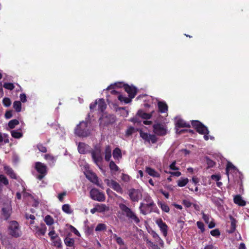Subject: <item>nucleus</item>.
<instances>
[{
  "instance_id": "nucleus-64",
  "label": "nucleus",
  "mask_w": 249,
  "mask_h": 249,
  "mask_svg": "<svg viewBox=\"0 0 249 249\" xmlns=\"http://www.w3.org/2000/svg\"><path fill=\"white\" fill-rule=\"evenodd\" d=\"M71 231L76 235L77 236H80V233L78 231V230L75 228H74V227L73 226H71Z\"/></svg>"
},
{
  "instance_id": "nucleus-30",
  "label": "nucleus",
  "mask_w": 249,
  "mask_h": 249,
  "mask_svg": "<svg viewBox=\"0 0 249 249\" xmlns=\"http://www.w3.org/2000/svg\"><path fill=\"white\" fill-rule=\"evenodd\" d=\"M98 109L101 112H103L107 107V105L104 99H99L97 102Z\"/></svg>"
},
{
  "instance_id": "nucleus-38",
  "label": "nucleus",
  "mask_w": 249,
  "mask_h": 249,
  "mask_svg": "<svg viewBox=\"0 0 249 249\" xmlns=\"http://www.w3.org/2000/svg\"><path fill=\"white\" fill-rule=\"evenodd\" d=\"M97 212L103 213L107 210V208L105 204H97L96 206Z\"/></svg>"
},
{
  "instance_id": "nucleus-61",
  "label": "nucleus",
  "mask_w": 249,
  "mask_h": 249,
  "mask_svg": "<svg viewBox=\"0 0 249 249\" xmlns=\"http://www.w3.org/2000/svg\"><path fill=\"white\" fill-rule=\"evenodd\" d=\"M160 192L166 198H169V193L167 192H165L163 191L162 189L160 190Z\"/></svg>"
},
{
  "instance_id": "nucleus-22",
  "label": "nucleus",
  "mask_w": 249,
  "mask_h": 249,
  "mask_svg": "<svg viewBox=\"0 0 249 249\" xmlns=\"http://www.w3.org/2000/svg\"><path fill=\"white\" fill-rule=\"evenodd\" d=\"M89 147L88 144L84 142H79L78 145V152L80 154H84L88 152Z\"/></svg>"
},
{
  "instance_id": "nucleus-31",
  "label": "nucleus",
  "mask_w": 249,
  "mask_h": 249,
  "mask_svg": "<svg viewBox=\"0 0 249 249\" xmlns=\"http://www.w3.org/2000/svg\"><path fill=\"white\" fill-rule=\"evenodd\" d=\"M237 170L236 168L231 162H229L226 168V174L229 178V173L230 171L235 172Z\"/></svg>"
},
{
  "instance_id": "nucleus-44",
  "label": "nucleus",
  "mask_w": 249,
  "mask_h": 249,
  "mask_svg": "<svg viewBox=\"0 0 249 249\" xmlns=\"http://www.w3.org/2000/svg\"><path fill=\"white\" fill-rule=\"evenodd\" d=\"M62 211L68 214H70L72 213V211L71 209V207L69 204H66L62 206Z\"/></svg>"
},
{
  "instance_id": "nucleus-28",
  "label": "nucleus",
  "mask_w": 249,
  "mask_h": 249,
  "mask_svg": "<svg viewBox=\"0 0 249 249\" xmlns=\"http://www.w3.org/2000/svg\"><path fill=\"white\" fill-rule=\"evenodd\" d=\"M113 157L115 160H119L122 158V154L121 149L119 147L115 148L112 152Z\"/></svg>"
},
{
  "instance_id": "nucleus-57",
  "label": "nucleus",
  "mask_w": 249,
  "mask_h": 249,
  "mask_svg": "<svg viewBox=\"0 0 249 249\" xmlns=\"http://www.w3.org/2000/svg\"><path fill=\"white\" fill-rule=\"evenodd\" d=\"M12 112L11 110L6 111L4 115L5 118L7 119L11 118L13 116Z\"/></svg>"
},
{
  "instance_id": "nucleus-36",
  "label": "nucleus",
  "mask_w": 249,
  "mask_h": 249,
  "mask_svg": "<svg viewBox=\"0 0 249 249\" xmlns=\"http://www.w3.org/2000/svg\"><path fill=\"white\" fill-rule=\"evenodd\" d=\"M13 108L17 112H19L21 110V103L20 101H15L13 103Z\"/></svg>"
},
{
  "instance_id": "nucleus-20",
  "label": "nucleus",
  "mask_w": 249,
  "mask_h": 249,
  "mask_svg": "<svg viewBox=\"0 0 249 249\" xmlns=\"http://www.w3.org/2000/svg\"><path fill=\"white\" fill-rule=\"evenodd\" d=\"M35 228L36 234L39 236L45 235L47 231V227L44 224H41L39 227L36 226Z\"/></svg>"
},
{
  "instance_id": "nucleus-26",
  "label": "nucleus",
  "mask_w": 249,
  "mask_h": 249,
  "mask_svg": "<svg viewBox=\"0 0 249 249\" xmlns=\"http://www.w3.org/2000/svg\"><path fill=\"white\" fill-rule=\"evenodd\" d=\"M105 160L107 161H109L111 157V147L110 145L106 146L105 149Z\"/></svg>"
},
{
  "instance_id": "nucleus-3",
  "label": "nucleus",
  "mask_w": 249,
  "mask_h": 249,
  "mask_svg": "<svg viewBox=\"0 0 249 249\" xmlns=\"http://www.w3.org/2000/svg\"><path fill=\"white\" fill-rule=\"evenodd\" d=\"M8 231L9 234L15 238L19 237L22 234L19 224L16 221L10 222Z\"/></svg>"
},
{
  "instance_id": "nucleus-40",
  "label": "nucleus",
  "mask_w": 249,
  "mask_h": 249,
  "mask_svg": "<svg viewBox=\"0 0 249 249\" xmlns=\"http://www.w3.org/2000/svg\"><path fill=\"white\" fill-rule=\"evenodd\" d=\"M19 121L17 119H13L10 121L8 124V125L10 129H13L15 126L19 124Z\"/></svg>"
},
{
  "instance_id": "nucleus-63",
  "label": "nucleus",
  "mask_w": 249,
  "mask_h": 249,
  "mask_svg": "<svg viewBox=\"0 0 249 249\" xmlns=\"http://www.w3.org/2000/svg\"><path fill=\"white\" fill-rule=\"evenodd\" d=\"M97 105V100L94 102H92L89 106V108L91 110H93L96 107Z\"/></svg>"
},
{
  "instance_id": "nucleus-17",
  "label": "nucleus",
  "mask_w": 249,
  "mask_h": 249,
  "mask_svg": "<svg viewBox=\"0 0 249 249\" xmlns=\"http://www.w3.org/2000/svg\"><path fill=\"white\" fill-rule=\"evenodd\" d=\"M91 154L92 160L95 163L99 166V164L101 163L103 161V158L100 154V151L97 153L95 151L92 150Z\"/></svg>"
},
{
  "instance_id": "nucleus-10",
  "label": "nucleus",
  "mask_w": 249,
  "mask_h": 249,
  "mask_svg": "<svg viewBox=\"0 0 249 249\" xmlns=\"http://www.w3.org/2000/svg\"><path fill=\"white\" fill-rule=\"evenodd\" d=\"M153 132L158 136H164L167 133V129L164 124L157 123L153 125Z\"/></svg>"
},
{
  "instance_id": "nucleus-21",
  "label": "nucleus",
  "mask_w": 249,
  "mask_h": 249,
  "mask_svg": "<svg viewBox=\"0 0 249 249\" xmlns=\"http://www.w3.org/2000/svg\"><path fill=\"white\" fill-rule=\"evenodd\" d=\"M158 107L159 112L161 113H165L168 110V106L165 102H158Z\"/></svg>"
},
{
  "instance_id": "nucleus-39",
  "label": "nucleus",
  "mask_w": 249,
  "mask_h": 249,
  "mask_svg": "<svg viewBox=\"0 0 249 249\" xmlns=\"http://www.w3.org/2000/svg\"><path fill=\"white\" fill-rule=\"evenodd\" d=\"M11 134L13 138L16 139H19L23 136L22 133L18 130H12Z\"/></svg>"
},
{
  "instance_id": "nucleus-60",
  "label": "nucleus",
  "mask_w": 249,
  "mask_h": 249,
  "mask_svg": "<svg viewBox=\"0 0 249 249\" xmlns=\"http://www.w3.org/2000/svg\"><path fill=\"white\" fill-rule=\"evenodd\" d=\"M202 218L206 223H208L209 222V216L204 213H202Z\"/></svg>"
},
{
  "instance_id": "nucleus-49",
  "label": "nucleus",
  "mask_w": 249,
  "mask_h": 249,
  "mask_svg": "<svg viewBox=\"0 0 249 249\" xmlns=\"http://www.w3.org/2000/svg\"><path fill=\"white\" fill-rule=\"evenodd\" d=\"M3 87L7 89H9L10 90H12L14 89L15 86L13 83H4Z\"/></svg>"
},
{
  "instance_id": "nucleus-24",
  "label": "nucleus",
  "mask_w": 249,
  "mask_h": 249,
  "mask_svg": "<svg viewBox=\"0 0 249 249\" xmlns=\"http://www.w3.org/2000/svg\"><path fill=\"white\" fill-rule=\"evenodd\" d=\"M145 172L149 175H150V176H152L153 177H155V178H160V173H159L155 169H154L151 167H146Z\"/></svg>"
},
{
  "instance_id": "nucleus-14",
  "label": "nucleus",
  "mask_w": 249,
  "mask_h": 249,
  "mask_svg": "<svg viewBox=\"0 0 249 249\" xmlns=\"http://www.w3.org/2000/svg\"><path fill=\"white\" fill-rule=\"evenodd\" d=\"M163 236L166 237L168 234V227L165 222H163L161 218L158 219L156 221Z\"/></svg>"
},
{
  "instance_id": "nucleus-29",
  "label": "nucleus",
  "mask_w": 249,
  "mask_h": 249,
  "mask_svg": "<svg viewBox=\"0 0 249 249\" xmlns=\"http://www.w3.org/2000/svg\"><path fill=\"white\" fill-rule=\"evenodd\" d=\"M87 178L92 183L99 186L98 184V178L95 173H91L89 175H87Z\"/></svg>"
},
{
  "instance_id": "nucleus-48",
  "label": "nucleus",
  "mask_w": 249,
  "mask_h": 249,
  "mask_svg": "<svg viewBox=\"0 0 249 249\" xmlns=\"http://www.w3.org/2000/svg\"><path fill=\"white\" fill-rule=\"evenodd\" d=\"M206 160L209 168H212L214 166L215 162L211 160L208 157H206Z\"/></svg>"
},
{
  "instance_id": "nucleus-41",
  "label": "nucleus",
  "mask_w": 249,
  "mask_h": 249,
  "mask_svg": "<svg viewBox=\"0 0 249 249\" xmlns=\"http://www.w3.org/2000/svg\"><path fill=\"white\" fill-rule=\"evenodd\" d=\"M189 180L187 178H181L178 181V185L179 187L185 186L188 182Z\"/></svg>"
},
{
  "instance_id": "nucleus-15",
  "label": "nucleus",
  "mask_w": 249,
  "mask_h": 249,
  "mask_svg": "<svg viewBox=\"0 0 249 249\" xmlns=\"http://www.w3.org/2000/svg\"><path fill=\"white\" fill-rule=\"evenodd\" d=\"M48 235L51 238V241L53 243L54 246L59 247L61 245V240L58 234L55 233L54 228L49 232Z\"/></svg>"
},
{
  "instance_id": "nucleus-25",
  "label": "nucleus",
  "mask_w": 249,
  "mask_h": 249,
  "mask_svg": "<svg viewBox=\"0 0 249 249\" xmlns=\"http://www.w3.org/2000/svg\"><path fill=\"white\" fill-rule=\"evenodd\" d=\"M176 127L182 128V127H188L189 128L191 127V125L189 123H186L183 120L181 119H178L176 123Z\"/></svg>"
},
{
  "instance_id": "nucleus-18",
  "label": "nucleus",
  "mask_w": 249,
  "mask_h": 249,
  "mask_svg": "<svg viewBox=\"0 0 249 249\" xmlns=\"http://www.w3.org/2000/svg\"><path fill=\"white\" fill-rule=\"evenodd\" d=\"M229 218L231 220V227L229 230L227 231L229 233H233L236 228L237 220L231 215L229 216Z\"/></svg>"
},
{
  "instance_id": "nucleus-34",
  "label": "nucleus",
  "mask_w": 249,
  "mask_h": 249,
  "mask_svg": "<svg viewBox=\"0 0 249 249\" xmlns=\"http://www.w3.org/2000/svg\"><path fill=\"white\" fill-rule=\"evenodd\" d=\"M118 99L121 102H124L125 104H128L131 102L132 98H131L129 97H124L122 95L119 94L118 96Z\"/></svg>"
},
{
  "instance_id": "nucleus-62",
  "label": "nucleus",
  "mask_w": 249,
  "mask_h": 249,
  "mask_svg": "<svg viewBox=\"0 0 249 249\" xmlns=\"http://www.w3.org/2000/svg\"><path fill=\"white\" fill-rule=\"evenodd\" d=\"M211 178L213 180L218 181L220 179L221 177L218 175H213L211 176Z\"/></svg>"
},
{
  "instance_id": "nucleus-32",
  "label": "nucleus",
  "mask_w": 249,
  "mask_h": 249,
  "mask_svg": "<svg viewBox=\"0 0 249 249\" xmlns=\"http://www.w3.org/2000/svg\"><path fill=\"white\" fill-rule=\"evenodd\" d=\"M158 204L160 207L161 210L165 213H168L170 211V208L167 204L161 201H158Z\"/></svg>"
},
{
  "instance_id": "nucleus-5",
  "label": "nucleus",
  "mask_w": 249,
  "mask_h": 249,
  "mask_svg": "<svg viewBox=\"0 0 249 249\" xmlns=\"http://www.w3.org/2000/svg\"><path fill=\"white\" fill-rule=\"evenodd\" d=\"M146 201L148 202L147 204L141 203L139 207L141 213L144 215H146L148 213H151L153 211L152 207L155 206V204L151 198H148Z\"/></svg>"
},
{
  "instance_id": "nucleus-27",
  "label": "nucleus",
  "mask_w": 249,
  "mask_h": 249,
  "mask_svg": "<svg viewBox=\"0 0 249 249\" xmlns=\"http://www.w3.org/2000/svg\"><path fill=\"white\" fill-rule=\"evenodd\" d=\"M234 202L241 206H244L246 204V202L244 200L241 196L239 195H236L233 198Z\"/></svg>"
},
{
  "instance_id": "nucleus-6",
  "label": "nucleus",
  "mask_w": 249,
  "mask_h": 249,
  "mask_svg": "<svg viewBox=\"0 0 249 249\" xmlns=\"http://www.w3.org/2000/svg\"><path fill=\"white\" fill-rule=\"evenodd\" d=\"M191 124L196 131L200 134H209L208 128L202 123L197 120H192Z\"/></svg>"
},
{
  "instance_id": "nucleus-50",
  "label": "nucleus",
  "mask_w": 249,
  "mask_h": 249,
  "mask_svg": "<svg viewBox=\"0 0 249 249\" xmlns=\"http://www.w3.org/2000/svg\"><path fill=\"white\" fill-rule=\"evenodd\" d=\"M2 103L6 107H8L11 105V101L8 97H4L2 100Z\"/></svg>"
},
{
  "instance_id": "nucleus-11",
  "label": "nucleus",
  "mask_w": 249,
  "mask_h": 249,
  "mask_svg": "<svg viewBox=\"0 0 249 249\" xmlns=\"http://www.w3.org/2000/svg\"><path fill=\"white\" fill-rule=\"evenodd\" d=\"M105 182L106 183L107 186L110 187L117 193H119L121 194H123V190L122 188L121 187V185L116 181L113 179L109 180L108 179H106L105 180Z\"/></svg>"
},
{
  "instance_id": "nucleus-35",
  "label": "nucleus",
  "mask_w": 249,
  "mask_h": 249,
  "mask_svg": "<svg viewBox=\"0 0 249 249\" xmlns=\"http://www.w3.org/2000/svg\"><path fill=\"white\" fill-rule=\"evenodd\" d=\"M125 85V84H124L122 82L116 83L114 85H111L108 86L107 88V90H110V89H113L115 88H121L122 87H124V85Z\"/></svg>"
},
{
  "instance_id": "nucleus-19",
  "label": "nucleus",
  "mask_w": 249,
  "mask_h": 249,
  "mask_svg": "<svg viewBox=\"0 0 249 249\" xmlns=\"http://www.w3.org/2000/svg\"><path fill=\"white\" fill-rule=\"evenodd\" d=\"M3 168L5 173L11 178L15 179H17V175L11 167L8 165H4Z\"/></svg>"
},
{
  "instance_id": "nucleus-58",
  "label": "nucleus",
  "mask_w": 249,
  "mask_h": 249,
  "mask_svg": "<svg viewBox=\"0 0 249 249\" xmlns=\"http://www.w3.org/2000/svg\"><path fill=\"white\" fill-rule=\"evenodd\" d=\"M66 192H63L59 194L58 196V198L59 199V201L61 202H63L64 200V196H66Z\"/></svg>"
},
{
  "instance_id": "nucleus-33",
  "label": "nucleus",
  "mask_w": 249,
  "mask_h": 249,
  "mask_svg": "<svg viewBox=\"0 0 249 249\" xmlns=\"http://www.w3.org/2000/svg\"><path fill=\"white\" fill-rule=\"evenodd\" d=\"M44 158L48 161L50 165H53L56 161L55 158L50 154L45 155Z\"/></svg>"
},
{
  "instance_id": "nucleus-37",
  "label": "nucleus",
  "mask_w": 249,
  "mask_h": 249,
  "mask_svg": "<svg viewBox=\"0 0 249 249\" xmlns=\"http://www.w3.org/2000/svg\"><path fill=\"white\" fill-rule=\"evenodd\" d=\"M44 220L45 223L48 226H51L54 223L53 218L50 215H46Z\"/></svg>"
},
{
  "instance_id": "nucleus-1",
  "label": "nucleus",
  "mask_w": 249,
  "mask_h": 249,
  "mask_svg": "<svg viewBox=\"0 0 249 249\" xmlns=\"http://www.w3.org/2000/svg\"><path fill=\"white\" fill-rule=\"evenodd\" d=\"M119 208L122 214L125 215L130 222L136 224H138L140 222V219L136 213L126 205L121 203L119 204Z\"/></svg>"
},
{
  "instance_id": "nucleus-54",
  "label": "nucleus",
  "mask_w": 249,
  "mask_h": 249,
  "mask_svg": "<svg viewBox=\"0 0 249 249\" xmlns=\"http://www.w3.org/2000/svg\"><path fill=\"white\" fill-rule=\"evenodd\" d=\"M210 233L212 236L214 237L219 236L220 235V232L218 229L211 231Z\"/></svg>"
},
{
  "instance_id": "nucleus-53",
  "label": "nucleus",
  "mask_w": 249,
  "mask_h": 249,
  "mask_svg": "<svg viewBox=\"0 0 249 249\" xmlns=\"http://www.w3.org/2000/svg\"><path fill=\"white\" fill-rule=\"evenodd\" d=\"M93 227H86L85 233L87 235L93 234Z\"/></svg>"
},
{
  "instance_id": "nucleus-2",
  "label": "nucleus",
  "mask_w": 249,
  "mask_h": 249,
  "mask_svg": "<svg viewBox=\"0 0 249 249\" xmlns=\"http://www.w3.org/2000/svg\"><path fill=\"white\" fill-rule=\"evenodd\" d=\"M88 121H82L75 128V134L82 137H87L90 134V131L88 128Z\"/></svg>"
},
{
  "instance_id": "nucleus-51",
  "label": "nucleus",
  "mask_w": 249,
  "mask_h": 249,
  "mask_svg": "<svg viewBox=\"0 0 249 249\" xmlns=\"http://www.w3.org/2000/svg\"><path fill=\"white\" fill-rule=\"evenodd\" d=\"M135 132V128L133 126H130L129 127L126 132H125V135L127 136H129L131 135L134 132Z\"/></svg>"
},
{
  "instance_id": "nucleus-16",
  "label": "nucleus",
  "mask_w": 249,
  "mask_h": 249,
  "mask_svg": "<svg viewBox=\"0 0 249 249\" xmlns=\"http://www.w3.org/2000/svg\"><path fill=\"white\" fill-rule=\"evenodd\" d=\"M124 90L128 94L131 98H134L137 93V88L133 86H129L128 84L124 85Z\"/></svg>"
},
{
  "instance_id": "nucleus-59",
  "label": "nucleus",
  "mask_w": 249,
  "mask_h": 249,
  "mask_svg": "<svg viewBox=\"0 0 249 249\" xmlns=\"http://www.w3.org/2000/svg\"><path fill=\"white\" fill-rule=\"evenodd\" d=\"M19 98L21 101L20 102H22V103H25L27 101L26 95L25 93L20 94Z\"/></svg>"
},
{
  "instance_id": "nucleus-4",
  "label": "nucleus",
  "mask_w": 249,
  "mask_h": 249,
  "mask_svg": "<svg viewBox=\"0 0 249 249\" xmlns=\"http://www.w3.org/2000/svg\"><path fill=\"white\" fill-rule=\"evenodd\" d=\"M0 204L2 206V215L5 220H7L10 216L12 212L11 202L8 199L3 201L0 198Z\"/></svg>"
},
{
  "instance_id": "nucleus-56",
  "label": "nucleus",
  "mask_w": 249,
  "mask_h": 249,
  "mask_svg": "<svg viewBox=\"0 0 249 249\" xmlns=\"http://www.w3.org/2000/svg\"><path fill=\"white\" fill-rule=\"evenodd\" d=\"M182 204L186 207L189 208L190 207L192 203L189 200L187 199H183L182 201Z\"/></svg>"
},
{
  "instance_id": "nucleus-13",
  "label": "nucleus",
  "mask_w": 249,
  "mask_h": 249,
  "mask_svg": "<svg viewBox=\"0 0 249 249\" xmlns=\"http://www.w3.org/2000/svg\"><path fill=\"white\" fill-rule=\"evenodd\" d=\"M128 195L130 199L133 202H138L142 197V193L138 189H131L129 190Z\"/></svg>"
},
{
  "instance_id": "nucleus-45",
  "label": "nucleus",
  "mask_w": 249,
  "mask_h": 249,
  "mask_svg": "<svg viewBox=\"0 0 249 249\" xmlns=\"http://www.w3.org/2000/svg\"><path fill=\"white\" fill-rule=\"evenodd\" d=\"M107 226L106 224L103 223H100L97 225L95 228L96 231H101L106 230Z\"/></svg>"
},
{
  "instance_id": "nucleus-46",
  "label": "nucleus",
  "mask_w": 249,
  "mask_h": 249,
  "mask_svg": "<svg viewBox=\"0 0 249 249\" xmlns=\"http://www.w3.org/2000/svg\"><path fill=\"white\" fill-rule=\"evenodd\" d=\"M109 168L111 171L115 172H117L119 170V167L113 160H111L109 162Z\"/></svg>"
},
{
  "instance_id": "nucleus-43",
  "label": "nucleus",
  "mask_w": 249,
  "mask_h": 249,
  "mask_svg": "<svg viewBox=\"0 0 249 249\" xmlns=\"http://www.w3.org/2000/svg\"><path fill=\"white\" fill-rule=\"evenodd\" d=\"M25 217L26 219H30V224L33 225L35 223V219H36V217L34 215L29 214L28 213H26L25 214Z\"/></svg>"
},
{
  "instance_id": "nucleus-55",
  "label": "nucleus",
  "mask_w": 249,
  "mask_h": 249,
  "mask_svg": "<svg viewBox=\"0 0 249 249\" xmlns=\"http://www.w3.org/2000/svg\"><path fill=\"white\" fill-rule=\"evenodd\" d=\"M196 225L198 229H199L202 232L205 231L204 224L201 221H197L196 222Z\"/></svg>"
},
{
  "instance_id": "nucleus-47",
  "label": "nucleus",
  "mask_w": 249,
  "mask_h": 249,
  "mask_svg": "<svg viewBox=\"0 0 249 249\" xmlns=\"http://www.w3.org/2000/svg\"><path fill=\"white\" fill-rule=\"evenodd\" d=\"M113 238L115 239L116 243L121 246V245H124V243L122 238L120 237H118L116 234H113Z\"/></svg>"
},
{
  "instance_id": "nucleus-23",
  "label": "nucleus",
  "mask_w": 249,
  "mask_h": 249,
  "mask_svg": "<svg viewBox=\"0 0 249 249\" xmlns=\"http://www.w3.org/2000/svg\"><path fill=\"white\" fill-rule=\"evenodd\" d=\"M137 115L142 118V119L147 120L151 118L152 116V112L150 113H147L144 112L142 109H139L137 113Z\"/></svg>"
},
{
  "instance_id": "nucleus-7",
  "label": "nucleus",
  "mask_w": 249,
  "mask_h": 249,
  "mask_svg": "<svg viewBox=\"0 0 249 249\" xmlns=\"http://www.w3.org/2000/svg\"><path fill=\"white\" fill-rule=\"evenodd\" d=\"M90 196L94 200L99 202H103L105 200L106 196L105 194L99 191L96 188H93L90 191Z\"/></svg>"
},
{
  "instance_id": "nucleus-8",
  "label": "nucleus",
  "mask_w": 249,
  "mask_h": 249,
  "mask_svg": "<svg viewBox=\"0 0 249 249\" xmlns=\"http://www.w3.org/2000/svg\"><path fill=\"white\" fill-rule=\"evenodd\" d=\"M100 126H105L112 124L115 122L116 119L114 115L111 114L103 115L100 119Z\"/></svg>"
},
{
  "instance_id": "nucleus-52",
  "label": "nucleus",
  "mask_w": 249,
  "mask_h": 249,
  "mask_svg": "<svg viewBox=\"0 0 249 249\" xmlns=\"http://www.w3.org/2000/svg\"><path fill=\"white\" fill-rule=\"evenodd\" d=\"M36 146H37V149L39 150V151L40 152H42V153L47 152L46 147L45 146H44L42 144L38 143Z\"/></svg>"
},
{
  "instance_id": "nucleus-9",
  "label": "nucleus",
  "mask_w": 249,
  "mask_h": 249,
  "mask_svg": "<svg viewBox=\"0 0 249 249\" xmlns=\"http://www.w3.org/2000/svg\"><path fill=\"white\" fill-rule=\"evenodd\" d=\"M35 168L37 172L39 173L37 178L41 180L46 176L47 173V166L40 162H36L35 164Z\"/></svg>"
},
{
  "instance_id": "nucleus-12",
  "label": "nucleus",
  "mask_w": 249,
  "mask_h": 249,
  "mask_svg": "<svg viewBox=\"0 0 249 249\" xmlns=\"http://www.w3.org/2000/svg\"><path fill=\"white\" fill-rule=\"evenodd\" d=\"M140 135L143 140L148 142H151L152 143H155L158 141V138L155 135L148 134L142 130H140Z\"/></svg>"
},
{
  "instance_id": "nucleus-42",
  "label": "nucleus",
  "mask_w": 249,
  "mask_h": 249,
  "mask_svg": "<svg viewBox=\"0 0 249 249\" xmlns=\"http://www.w3.org/2000/svg\"><path fill=\"white\" fill-rule=\"evenodd\" d=\"M65 243L67 246L73 247L74 244V240L73 238H66L64 240Z\"/></svg>"
}]
</instances>
